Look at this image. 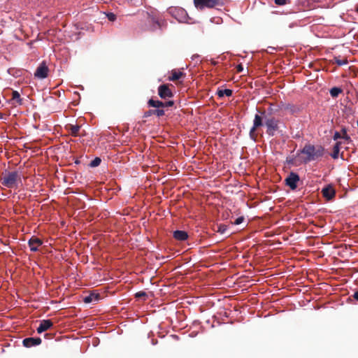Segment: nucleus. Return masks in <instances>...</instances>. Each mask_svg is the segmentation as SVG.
Returning <instances> with one entry per match:
<instances>
[{
	"instance_id": "1",
	"label": "nucleus",
	"mask_w": 358,
	"mask_h": 358,
	"mask_svg": "<svg viewBox=\"0 0 358 358\" xmlns=\"http://www.w3.org/2000/svg\"><path fill=\"white\" fill-rule=\"evenodd\" d=\"M226 0H194L196 9L202 10L205 8H218L225 5Z\"/></svg>"
},
{
	"instance_id": "2",
	"label": "nucleus",
	"mask_w": 358,
	"mask_h": 358,
	"mask_svg": "<svg viewBox=\"0 0 358 358\" xmlns=\"http://www.w3.org/2000/svg\"><path fill=\"white\" fill-rule=\"evenodd\" d=\"M301 152L306 155V161L310 162L323 155V148H316L311 145H306L301 150Z\"/></svg>"
},
{
	"instance_id": "3",
	"label": "nucleus",
	"mask_w": 358,
	"mask_h": 358,
	"mask_svg": "<svg viewBox=\"0 0 358 358\" xmlns=\"http://www.w3.org/2000/svg\"><path fill=\"white\" fill-rule=\"evenodd\" d=\"M167 12L179 22H187L189 17L187 11L184 8L171 6L167 9Z\"/></svg>"
},
{
	"instance_id": "4",
	"label": "nucleus",
	"mask_w": 358,
	"mask_h": 358,
	"mask_svg": "<svg viewBox=\"0 0 358 358\" xmlns=\"http://www.w3.org/2000/svg\"><path fill=\"white\" fill-rule=\"evenodd\" d=\"M19 175L17 172H9L1 178V184L7 188H13L17 186Z\"/></svg>"
},
{
	"instance_id": "5",
	"label": "nucleus",
	"mask_w": 358,
	"mask_h": 358,
	"mask_svg": "<svg viewBox=\"0 0 358 358\" xmlns=\"http://www.w3.org/2000/svg\"><path fill=\"white\" fill-rule=\"evenodd\" d=\"M299 181V176L297 173L291 172L285 179V184L291 189L294 190L297 187V183Z\"/></svg>"
},
{
	"instance_id": "6",
	"label": "nucleus",
	"mask_w": 358,
	"mask_h": 358,
	"mask_svg": "<svg viewBox=\"0 0 358 358\" xmlns=\"http://www.w3.org/2000/svg\"><path fill=\"white\" fill-rule=\"evenodd\" d=\"M263 125L262 117L256 114L253 120V126L250 130V136L252 139L255 140L257 138V134L255 131L257 129Z\"/></svg>"
},
{
	"instance_id": "7",
	"label": "nucleus",
	"mask_w": 358,
	"mask_h": 358,
	"mask_svg": "<svg viewBox=\"0 0 358 358\" xmlns=\"http://www.w3.org/2000/svg\"><path fill=\"white\" fill-rule=\"evenodd\" d=\"M49 69L43 62L37 67L34 76L39 79H44L48 77Z\"/></svg>"
},
{
	"instance_id": "8",
	"label": "nucleus",
	"mask_w": 358,
	"mask_h": 358,
	"mask_svg": "<svg viewBox=\"0 0 358 358\" xmlns=\"http://www.w3.org/2000/svg\"><path fill=\"white\" fill-rule=\"evenodd\" d=\"M158 94L162 99L170 98L173 96L171 90L166 85H162L159 87Z\"/></svg>"
},
{
	"instance_id": "9",
	"label": "nucleus",
	"mask_w": 358,
	"mask_h": 358,
	"mask_svg": "<svg viewBox=\"0 0 358 358\" xmlns=\"http://www.w3.org/2000/svg\"><path fill=\"white\" fill-rule=\"evenodd\" d=\"M278 120L275 118H270L266 120L265 124L267 127V132L273 135V131L278 129Z\"/></svg>"
},
{
	"instance_id": "10",
	"label": "nucleus",
	"mask_w": 358,
	"mask_h": 358,
	"mask_svg": "<svg viewBox=\"0 0 358 358\" xmlns=\"http://www.w3.org/2000/svg\"><path fill=\"white\" fill-rule=\"evenodd\" d=\"M42 243L43 242L41 239L34 236L31 238L28 241L30 250L33 252L37 251L38 248L42 245Z\"/></svg>"
},
{
	"instance_id": "11",
	"label": "nucleus",
	"mask_w": 358,
	"mask_h": 358,
	"mask_svg": "<svg viewBox=\"0 0 358 358\" xmlns=\"http://www.w3.org/2000/svg\"><path fill=\"white\" fill-rule=\"evenodd\" d=\"M23 345L26 348H31L33 346L38 345L41 343V339L40 338H27L22 341Z\"/></svg>"
},
{
	"instance_id": "12",
	"label": "nucleus",
	"mask_w": 358,
	"mask_h": 358,
	"mask_svg": "<svg viewBox=\"0 0 358 358\" xmlns=\"http://www.w3.org/2000/svg\"><path fill=\"white\" fill-rule=\"evenodd\" d=\"M53 323L50 320H43L41 322L39 326L37 328V332L38 334H41L43 331H45L50 329Z\"/></svg>"
},
{
	"instance_id": "13",
	"label": "nucleus",
	"mask_w": 358,
	"mask_h": 358,
	"mask_svg": "<svg viewBox=\"0 0 358 358\" xmlns=\"http://www.w3.org/2000/svg\"><path fill=\"white\" fill-rule=\"evenodd\" d=\"M322 192L323 196L325 197L327 200H330L334 198L336 194L334 189L331 185H328L323 188Z\"/></svg>"
},
{
	"instance_id": "14",
	"label": "nucleus",
	"mask_w": 358,
	"mask_h": 358,
	"mask_svg": "<svg viewBox=\"0 0 358 358\" xmlns=\"http://www.w3.org/2000/svg\"><path fill=\"white\" fill-rule=\"evenodd\" d=\"M184 76V73L182 71L179 70H172L171 72V76H169V80L172 81L178 80L180 78H182Z\"/></svg>"
},
{
	"instance_id": "15",
	"label": "nucleus",
	"mask_w": 358,
	"mask_h": 358,
	"mask_svg": "<svg viewBox=\"0 0 358 358\" xmlns=\"http://www.w3.org/2000/svg\"><path fill=\"white\" fill-rule=\"evenodd\" d=\"M173 237L178 241H185L187 238L188 235L185 231L177 230L173 232Z\"/></svg>"
},
{
	"instance_id": "16",
	"label": "nucleus",
	"mask_w": 358,
	"mask_h": 358,
	"mask_svg": "<svg viewBox=\"0 0 358 358\" xmlns=\"http://www.w3.org/2000/svg\"><path fill=\"white\" fill-rule=\"evenodd\" d=\"M148 105L150 107H154V108H164V102L161 101H155V100H153V99H150L149 101H148Z\"/></svg>"
},
{
	"instance_id": "17",
	"label": "nucleus",
	"mask_w": 358,
	"mask_h": 358,
	"mask_svg": "<svg viewBox=\"0 0 358 358\" xmlns=\"http://www.w3.org/2000/svg\"><path fill=\"white\" fill-rule=\"evenodd\" d=\"M80 127L79 125H69V130L72 136H77L79 135Z\"/></svg>"
},
{
	"instance_id": "18",
	"label": "nucleus",
	"mask_w": 358,
	"mask_h": 358,
	"mask_svg": "<svg viewBox=\"0 0 358 358\" xmlns=\"http://www.w3.org/2000/svg\"><path fill=\"white\" fill-rule=\"evenodd\" d=\"M340 152V143L337 142L333 148V152L331 154V156L334 159H338L339 156Z\"/></svg>"
},
{
	"instance_id": "19",
	"label": "nucleus",
	"mask_w": 358,
	"mask_h": 358,
	"mask_svg": "<svg viewBox=\"0 0 358 358\" xmlns=\"http://www.w3.org/2000/svg\"><path fill=\"white\" fill-rule=\"evenodd\" d=\"M217 94L219 97H223L224 96H231L232 95V90L229 89L220 90L217 91Z\"/></svg>"
},
{
	"instance_id": "20",
	"label": "nucleus",
	"mask_w": 358,
	"mask_h": 358,
	"mask_svg": "<svg viewBox=\"0 0 358 358\" xmlns=\"http://www.w3.org/2000/svg\"><path fill=\"white\" fill-rule=\"evenodd\" d=\"M341 92L342 90L340 87H332L329 91L330 95L333 98L337 97Z\"/></svg>"
},
{
	"instance_id": "21",
	"label": "nucleus",
	"mask_w": 358,
	"mask_h": 358,
	"mask_svg": "<svg viewBox=\"0 0 358 358\" xmlns=\"http://www.w3.org/2000/svg\"><path fill=\"white\" fill-rule=\"evenodd\" d=\"M98 299V295L95 294H91L84 298V302L86 303H91L92 301H96Z\"/></svg>"
},
{
	"instance_id": "22",
	"label": "nucleus",
	"mask_w": 358,
	"mask_h": 358,
	"mask_svg": "<svg viewBox=\"0 0 358 358\" xmlns=\"http://www.w3.org/2000/svg\"><path fill=\"white\" fill-rule=\"evenodd\" d=\"M12 99L15 101L17 103L22 104V99L20 98V93L17 91H13L12 92Z\"/></svg>"
},
{
	"instance_id": "23",
	"label": "nucleus",
	"mask_w": 358,
	"mask_h": 358,
	"mask_svg": "<svg viewBox=\"0 0 358 358\" xmlns=\"http://www.w3.org/2000/svg\"><path fill=\"white\" fill-rule=\"evenodd\" d=\"M345 138V140H349L350 139V137L347 135L345 131H344V134H343V136H341V135L340 134L339 132H338V131L335 132V134L334 135V139L335 141H336V140H338V138Z\"/></svg>"
},
{
	"instance_id": "24",
	"label": "nucleus",
	"mask_w": 358,
	"mask_h": 358,
	"mask_svg": "<svg viewBox=\"0 0 358 358\" xmlns=\"http://www.w3.org/2000/svg\"><path fill=\"white\" fill-rule=\"evenodd\" d=\"M101 159L99 157H96L90 162L91 167L98 166L101 164Z\"/></svg>"
},
{
	"instance_id": "25",
	"label": "nucleus",
	"mask_w": 358,
	"mask_h": 358,
	"mask_svg": "<svg viewBox=\"0 0 358 358\" xmlns=\"http://www.w3.org/2000/svg\"><path fill=\"white\" fill-rule=\"evenodd\" d=\"M335 62L338 66H343V65L347 64L348 60L346 59H340L335 58Z\"/></svg>"
},
{
	"instance_id": "26",
	"label": "nucleus",
	"mask_w": 358,
	"mask_h": 358,
	"mask_svg": "<svg viewBox=\"0 0 358 358\" xmlns=\"http://www.w3.org/2000/svg\"><path fill=\"white\" fill-rule=\"evenodd\" d=\"M153 114L158 117L163 116L164 115V110L163 109H155L153 110Z\"/></svg>"
},
{
	"instance_id": "27",
	"label": "nucleus",
	"mask_w": 358,
	"mask_h": 358,
	"mask_svg": "<svg viewBox=\"0 0 358 358\" xmlns=\"http://www.w3.org/2000/svg\"><path fill=\"white\" fill-rule=\"evenodd\" d=\"M108 20L113 22L116 20V15L113 13H108L106 14Z\"/></svg>"
},
{
	"instance_id": "28",
	"label": "nucleus",
	"mask_w": 358,
	"mask_h": 358,
	"mask_svg": "<svg viewBox=\"0 0 358 358\" xmlns=\"http://www.w3.org/2000/svg\"><path fill=\"white\" fill-rule=\"evenodd\" d=\"M288 1V0H275V3L279 6H282L287 3Z\"/></svg>"
},
{
	"instance_id": "29",
	"label": "nucleus",
	"mask_w": 358,
	"mask_h": 358,
	"mask_svg": "<svg viewBox=\"0 0 358 358\" xmlns=\"http://www.w3.org/2000/svg\"><path fill=\"white\" fill-rule=\"evenodd\" d=\"M226 231H227V227L225 225L219 226L218 231H217L218 232H220V234H224Z\"/></svg>"
},
{
	"instance_id": "30",
	"label": "nucleus",
	"mask_w": 358,
	"mask_h": 358,
	"mask_svg": "<svg viewBox=\"0 0 358 358\" xmlns=\"http://www.w3.org/2000/svg\"><path fill=\"white\" fill-rule=\"evenodd\" d=\"M243 220H244V217H239L237 219H236V220L234 222V224L235 225L240 224H241L243 222Z\"/></svg>"
},
{
	"instance_id": "31",
	"label": "nucleus",
	"mask_w": 358,
	"mask_h": 358,
	"mask_svg": "<svg viewBox=\"0 0 358 358\" xmlns=\"http://www.w3.org/2000/svg\"><path fill=\"white\" fill-rule=\"evenodd\" d=\"M146 296V293L144 292H138L135 294V296L136 298H141Z\"/></svg>"
},
{
	"instance_id": "32",
	"label": "nucleus",
	"mask_w": 358,
	"mask_h": 358,
	"mask_svg": "<svg viewBox=\"0 0 358 358\" xmlns=\"http://www.w3.org/2000/svg\"><path fill=\"white\" fill-rule=\"evenodd\" d=\"M173 101H166V102H164V107H171L173 105Z\"/></svg>"
},
{
	"instance_id": "33",
	"label": "nucleus",
	"mask_w": 358,
	"mask_h": 358,
	"mask_svg": "<svg viewBox=\"0 0 358 358\" xmlns=\"http://www.w3.org/2000/svg\"><path fill=\"white\" fill-rule=\"evenodd\" d=\"M153 114V110H148V112L145 113L144 117H148Z\"/></svg>"
},
{
	"instance_id": "34",
	"label": "nucleus",
	"mask_w": 358,
	"mask_h": 358,
	"mask_svg": "<svg viewBox=\"0 0 358 358\" xmlns=\"http://www.w3.org/2000/svg\"><path fill=\"white\" fill-rule=\"evenodd\" d=\"M236 69L238 72H241L243 70V67L241 64H238L236 67Z\"/></svg>"
},
{
	"instance_id": "35",
	"label": "nucleus",
	"mask_w": 358,
	"mask_h": 358,
	"mask_svg": "<svg viewBox=\"0 0 358 358\" xmlns=\"http://www.w3.org/2000/svg\"><path fill=\"white\" fill-rule=\"evenodd\" d=\"M296 26H297V24L296 22H292V23L289 24V27L293 28L294 27H296Z\"/></svg>"
},
{
	"instance_id": "36",
	"label": "nucleus",
	"mask_w": 358,
	"mask_h": 358,
	"mask_svg": "<svg viewBox=\"0 0 358 358\" xmlns=\"http://www.w3.org/2000/svg\"><path fill=\"white\" fill-rule=\"evenodd\" d=\"M354 298L358 301V290L355 292L354 294Z\"/></svg>"
},
{
	"instance_id": "37",
	"label": "nucleus",
	"mask_w": 358,
	"mask_h": 358,
	"mask_svg": "<svg viewBox=\"0 0 358 358\" xmlns=\"http://www.w3.org/2000/svg\"><path fill=\"white\" fill-rule=\"evenodd\" d=\"M356 11L358 13V6L357 8H356Z\"/></svg>"
},
{
	"instance_id": "38",
	"label": "nucleus",
	"mask_w": 358,
	"mask_h": 358,
	"mask_svg": "<svg viewBox=\"0 0 358 358\" xmlns=\"http://www.w3.org/2000/svg\"><path fill=\"white\" fill-rule=\"evenodd\" d=\"M357 127H358V120H357Z\"/></svg>"
}]
</instances>
